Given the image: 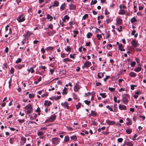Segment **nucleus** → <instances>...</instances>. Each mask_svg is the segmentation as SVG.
<instances>
[{
  "label": "nucleus",
  "mask_w": 146,
  "mask_h": 146,
  "mask_svg": "<svg viewBox=\"0 0 146 146\" xmlns=\"http://www.w3.org/2000/svg\"><path fill=\"white\" fill-rule=\"evenodd\" d=\"M129 97V95L127 94H123L121 96L122 100H121L123 103L125 104H127L128 102V100L127 98Z\"/></svg>",
  "instance_id": "nucleus-1"
},
{
  "label": "nucleus",
  "mask_w": 146,
  "mask_h": 146,
  "mask_svg": "<svg viewBox=\"0 0 146 146\" xmlns=\"http://www.w3.org/2000/svg\"><path fill=\"white\" fill-rule=\"evenodd\" d=\"M25 109L27 110L26 113L27 114H29L31 113L33 111L32 106L30 104L27 105L25 107Z\"/></svg>",
  "instance_id": "nucleus-2"
},
{
  "label": "nucleus",
  "mask_w": 146,
  "mask_h": 146,
  "mask_svg": "<svg viewBox=\"0 0 146 146\" xmlns=\"http://www.w3.org/2000/svg\"><path fill=\"white\" fill-rule=\"evenodd\" d=\"M25 17L23 14H21L17 18V21L19 23L24 21L25 20Z\"/></svg>",
  "instance_id": "nucleus-3"
},
{
  "label": "nucleus",
  "mask_w": 146,
  "mask_h": 146,
  "mask_svg": "<svg viewBox=\"0 0 146 146\" xmlns=\"http://www.w3.org/2000/svg\"><path fill=\"white\" fill-rule=\"evenodd\" d=\"M60 139L58 137H53L52 138V141L53 144L56 145L58 144Z\"/></svg>",
  "instance_id": "nucleus-4"
},
{
  "label": "nucleus",
  "mask_w": 146,
  "mask_h": 146,
  "mask_svg": "<svg viewBox=\"0 0 146 146\" xmlns=\"http://www.w3.org/2000/svg\"><path fill=\"white\" fill-rule=\"evenodd\" d=\"M56 115L54 114H53L50 116L46 120L47 121L52 122L55 119Z\"/></svg>",
  "instance_id": "nucleus-5"
},
{
  "label": "nucleus",
  "mask_w": 146,
  "mask_h": 146,
  "mask_svg": "<svg viewBox=\"0 0 146 146\" xmlns=\"http://www.w3.org/2000/svg\"><path fill=\"white\" fill-rule=\"evenodd\" d=\"M142 64H138L137 65V66L135 68L134 71L136 72H139L141 71L142 70Z\"/></svg>",
  "instance_id": "nucleus-6"
},
{
  "label": "nucleus",
  "mask_w": 146,
  "mask_h": 146,
  "mask_svg": "<svg viewBox=\"0 0 146 146\" xmlns=\"http://www.w3.org/2000/svg\"><path fill=\"white\" fill-rule=\"evenodd\" d=\"M131 44L133 47L136 48L138 44L137 41L135 39H133L131 41Z\"/></svg>",
  "instance_id": "nucleus-7"
},
{
  "label": "nucleus",
  "mask_w": 146,
  "mask_h": 146,
  "mask_svg": "<svg viewBox=\"0 0 146 146\" xmlns=\"http://www.w3.org/2000/svg\"><path fill=\"white\" fill-rule=\"evenodd\" d=\"M118 108L119 110H127V107L123 104H119L118 106Z\"/></svg>",
  "instance_id": "nucleus-8"
},
{
  "label": "nucleus",
  "mask_w": 146,
  "mask_h": 146,
  "mask_svg": "<svg viewBox=\"0 0 146 146\" xmlns=\"http://www.w3.org/2000/svg\"><path fill=\"white\" fill-rule=\"evenodd\" d=\"M61 105L64 108H66L67 109H69V107L68 106V104L67 102H66L62 103Z\"/></svg>",
  "instance_id": "nucleus-9"
},
{
  "label": "nucleus",
  "mask_w": 146,
  "mask_h": 146,
  "mask_svg": "<svg viewBox=\"0 0 146 146\" xmlns=\"http://www.w3.org/2000/svg\"><path fill=\"white\" fill-rule=\"evenodd\" d=\"M26 141V138L24 137H22L21 138L20 145H23Z\"/></svg>",
  "instance_id": "nucleus-10"
},
{
  "label": "nucleus",
  "mask_w": 146,
  "mask_h": 146,
  "mask_svg": "<svg viewBox=\"0 0 146 146\" xmlns=\"http://www.w3.org/2000/svg\"><path fill=\"white\" fill-rule=\"evenodd\" d=\"M69 9L70 10H75L76 9V5L72 3H71L69 6Z\"/></svg>",
  "instance_id": "nucleus-11"
},
{
  "label": "nucleus",
  "mask_w": 146,
  "mask_h": 146,
  "mask_svg": "<svg viewBox=\"0 0 146 146\" xmlns=\"http://www.w3.org/2000/svg\"><path fill=\"white\" fill-rule=\"evenodd\" d=\"M117 21L116 24L117 25H120L122 23V20L119 18H117L116 19Z\"/></svg>",
  "instance_id": "nucleus-12"
},
{
  "label": "nucleus",
  "mask_w": 146,
  "mask_h": 146,
  "mask_svg": "<svg viewBox=\"0 0 146 146\" xmlns=\"http://www.w3.org/2000/svg\"><path fill=\"white\" fill-rule=\"evenodd\" d=\"M132 124L131 120L129 118L126 119V124L127 125H131Z\"/></svg>",
  "instance_id": "nucleus-13"
},
{
  "label": "nucleus",
  "mask_w": 146,
  "mask_h": 146,
  "mask_svg": "<svg viewBox=\"0 0 146 146\" xmlns=\"http://www.w3.org/2000/svg\"><path fill=\"white\" fill-rule=\"evenodd\" d=\"M106 123L109 125H113L115 124V122L113 121L107 120L106 121Z\"/></svg>",
  "instance_id": "nucleus-14"
},
{
  "label": "nucleus",
  "mask_w": 146,
  "mask_h": 146,
  "mask_svg": "<svg viewBox=\"0 0 146 146\" xmlns=\"http://www.w3.org/2000/svg\"><path fill=\"white\" fill-rule=\"evenodd\" d=\"M129 76L131 77H135L137 76V74L133 72H131L129 73Z\"/></svg>",
  "instance_id": "nucleus-15"
},
{
  "label": "nucleus",
  "mask_w": 146,
  "mask_h": 146,
  "mask_svg": "<svg viewBox=\"0 0 146 146\" xmlns=\"http://www.w3.org/2000/svg\"><path fill=\"white\" fill-rule=\"evenodd\" d=\"M80 89V86L77 84H76L75 86L74 87V90L75 92H78V90Z\"/></svg>",
  "instance_id": "nucleus-16"
},
{
  "label": "nucleus",
  "mask_w": 146,
  "mask_h": 146,
  "mask_svg": "<svg viewBox=\"0 0 146 146\" xmlns=\"http://www.w3.org/2000/svg\"><path fill=\"white\" fill-rule=\"evenodd\" d=\"M66 5L65 3H63L60 6V9L61 11H62L64 10L65 9H66Z\"/></svg>",
  "instance_id": "nucleus-17"
},
{
  "label": "nucleus",
  "mask_w": 146,
  "mask_h": 146,
  "mask_svg": "<svg viewBox=\"0 0 146 146\" xmlns=\"http://www.w3.org/2000/svg\"><path fill=\"white\" fill-rule=\"evenodd\" d=\"M91 65V63L88 61H86L84 64V65L85 67L86 68H88Z\"/></svg>",
  "instance_id": "nucleus-18"
},
{
  "label": "nucleus",
  "mask_w": 146,
  "mask_h": 146,
  "mask_svg": "<svg viewBox=\"0 0 146 146\" xmlns=\"http://www.w3.org/2000/svg\"><path fill=\"white\" fill-rule=\"evenodd\" d=\"M141 94V92L140 91H139L135 92V94L133 96V97L135 99H137L139 95Z\"/></svg>",
  "instance_id": "nucleus-19"
},
{
  "label": "nucleus",
  "mask_w": 146,
  "mask_h": 146,
  "mask_svg": "<svg viewBox=\"0 0 146 146\" xmlns=\"http://www.w3.org/2000/svg\"><path fill=\"white\" fill-rule=\"evenodd\" d=\"M123 46L122 44H119L118 48L121 51H125V50L123 48Z\"/></svg>",
  "instance_id": "nucleus-20"
},
{
  "label": "nucleus",
  "mask_w": 146,
  "mask_h": 146,
  "mask_svg": "<svg viewBox=\"0 0 146 146\" xmlns=\"http://www.w3.org/2000/svg\"><path fill=\"white\" fill-rule=\"evenodd\" d=\"M59 3L58 1H55L52 5V7H57L59 5Z\"/></svg>",
  "instance_id": "nucleus-21"
},
{
  "label": "nucleus",
  "mask_w": 146,
  "mask_h": 146,
  "mask_svg": "<svg viewBox=\"0 0 146 146\" xmlns=\"http://www.w3.org/2000/svg\"><path fill=\"white\" fill-rule=\"evenodd\" d=\"M130 22L131 23H132L135 22H137V20L135 17H134L131 19Z\"/></svg>",
  "instance_id": "nucleus-22"
},
{
  "label": "nucleus",
  "mask_w": 146,
  "mask_h": 146,
  "mask_svg": "<svg viewBox=\"0 0 146 146\" xmlns=\"http://www.w3.org/2000/svg\"><path fill=\"white\" fill-rule=\"evenodd\" d=\"M125 145H126L128 146H133V144L130 142H127L125 141L124 142Z\"/></svg>",
  "instance_id": "nucleus-23"
},
{
  "label": "nucleus",
  "mask_w": 146,
  "mask_h": 146,
  "mask_svg": "<svg viewBox=\"0 0 146 146\" xmlns=\"http://www.w3.org/2000/svg\"><path fill=\"white\" fill-rule=\"evenodd\" d=\"M25 65L24 64H19L17 66V67L19 69H21L23 67H25Z\"/></svg>",
  "instance_id": "nucleus-24"
},
{
  "label": "nucleus",
  "mask_w": 146,
  "mask_h": 146,
  "mask_svg": "<svg viewBox=\"0 0 146 146\" xmlns=\"http://www.w3.org/2000/svg\"><path fill=\"white\" fill-rule=\"evenodd\" d=\"M46 18L48 19L49 20V21H51L53 19V17L52 16L50 15L49 14H47L46 15Z\"/></svg>",
  "instance_id": "nucleus-25"
},
{
  "label": "nucleus",
  "mask_w": 146,
  "mask_h": 146,
  "mask_svg": "<svg viewBox=\"0 0 146 146\" xmlns=\"http://www.w3.org/2000/svg\"><path fill=\"white\" fill-rule=\"evenodd\" d=\"M51 104V102L48 100L46 101L44 103V105L45 106H50V105Z\"/></svg>",
  "instance_id": "nucleus-26"
},
{
  "label": "nucleus",
  "mask_w": 146,
  "mask_h": 146,
  "mask_svg": "<svg viewBox=\"0 0 146 146\" xmlns=\"http://www.w3.org/2000/svg\"><path fill=\"white\" fill-rule=\"evenodd\" d=\"M92 36V34L91 32L88 33L86 35L87 38H90Z\"/></svg>",
  "instance_id": "nucleus-27"
},
{
  "label": "nucleus",
  "mask_w": 146,
  "mask_h": 146,
  "mask_svg": "<svg viewBox=\"0 0 146 146\" xmlns=\"http://www.w3.org/2000/svg\"><path fill=\"white\" fill-rule=\"evenodd\" d=\"M63 62H69L71 61V60L68 58H66L64 59L63 60Z\"/></svg>",
  "instance_id": "nucleus-28"
},
{
  "label": "nucleus",
  "mask_w": 146,
  "mask_h": 146,
  "mask_svg": "<svg viewBox=\"0 0 146 146\" xmlns=\"http://www.w3.org/2000/svg\"><path fill=\"white\" fill-rule=\"evenodd\" d=\"M73 32L74 33V35L73 36L74 37H76L77 35L79 33L78 31L77 30H74L73 31Z\"/></svg>",
  "instance_id": "nucleus-29"
},
{
  "label": "nucleus",
  "mask_w": 146,
  "mask_h": 146,
  "mask_svg": "<svg viewBox=\"0 0 146 146\" xmlns=\"http://www.w3.org/2000/svg\"><path fill=\"white\" fill-rule=\"evenodd\" d=\"M66 21L64 19H62V21L61 23H60V25L62 27H63L64 23H66Z\"/></svg>",
  "instance_id": "nucleus-30"
},
{
  "label": "nucleus",
  "mask_w": 146,
  "mask_h": 146,
  "mask_svg": "<svg viewBox=\"0 0 146 146\" xmlns=\"http://www.w3.org/2000/svg\"><path fill=\"white\" fill-rule=\"evenodd\" d=\"M69 140V138L68 136H66L65 137L64 141L65 142H67Z\"/></svg>",
  "instance_id": "nucleus-31"
},
{
  "label": "nucleus",
  "mask_w": 146,
  "mask_h": 146,
  "mask_svg": "<svg viewBox=\"0 0 146 146\" xmlns=\"http://www.w3.org/2000/svg\"><path fill=\"white\" fill-rule=\"evenodd\" d=\"M33 68L34 67L31 68H30L28 69V71L29 72H31V73H33L35 71L33 70Z\"/></svg>",
  "instance_id": "nucleus-32"
},
{
  "label": "nucleus",
  "mask_w": 146,
  "mask_h": 146,
  "mask_svg": "<svg viewBox=\"0 0 146 146\" xmlns=\"http://www.w3.org/2000/svg\"><path fill=\"white\" fill-rule=\"evenodd\" d=\"M97 114L96 112L93 111H91V115L95 117L96 116Z\"/></svg>",
  "instance_id": "nucleus-33"
},
{
  "label": "nucleus",
  "mask_w": 146,
  "mask_h": 146,
  "mask_svg": "<svg viewBox=\"0 0 146 146\" xmlns=\"http://www.w3.org/2000/svg\"><path fill=\"white\" fill-rule=\"evenodd\" d=\"M70 138L72 140L75 141L77 139L76 136V135H74L70 137Z\"/></svg>",
  "instance_id": "nucleus-34"
},
{
  "label": "nucleus",
  "mask_w": 146,
  "mask_h": 146,
  "mask_svg": "<svg viewBox=\"0 0 146 146\" xmlns=\"http://www.w3.org/2000/svg\"><path fill=\"white\" fill-rule=\"evenodd\" d=\"M53 47L52 46H48L46 48V50L48 51L52 50L53 49Z\"/></svg>",
  "instance_id": "nucleus-35"
},
{
  "label": "nucleus",
  "mask_w": 146,
  "mask_h": 146,
  "mask_svg": "<svg viewBox=\"0 0 146 146\" xmlns=\"http://www.w3.org/2000/svg\"><path fill=\"white\" fill-rule=\"evenodd\" d=\"M88 14H85L83 16L82 18V20H85L86 19V18L88 17Z\"/></svg>",
  "instance_id": "nucleus-36"
},
{
  "label": "nucleus",
  "mask_w": 146,
  "mask_h": 146,
  "mask_svg": "<svg viewBox=\"0 0 146 146\" xmlns=\"http://www.w3.org/2000/svg\"><path fill=\"white\" fill-rule=\"evenodd\" d=\"M136 64V62L134 61L132 62L131 63V64H130L131 66L132 67H134Z\"/></svg>",
  "instance_id": "nucleus-37"
},
{
  "label": "nucleus",
  "mask_w": 146,
  "mask_h": 146,
  "mask_svg": "<svg viewBox=\"0 0 146 146\" xmlns=\"http://www.w3.org/2000/svg\"><path fill=\"white\" fill-rule=\"evenodd\" d=\"M97 1L96 0H95L94 1V0H92V1L90 4V5H92L95 4L96 3H97Z\"/></svg>",
  "instance_id": "nucleus-38"
},
{
  "label": "nucleus",
  "mask_w": 146,
  "mask_h": 146,
  "mask_svg": "<svg viewBox=\"0 0 146 146\" xmlns=\"http://www.w3.org/2000/svg\"><path fill=\"white\" fill-rule=\"evenodd\" d=\"M100 95L102 98H106V93H100Z\"/></svg>",
  "instance_id": "nucleus-39"
},
{
  "label": "nucleus",
  "mask_w": 146,
  "mask_h": 146,
  "mask_svg": "<svg viewBox=\"0 0 146 146\" xmlns=\"http://www.w3.org/2000/svg\"><path fill=\"white\" fill-rule=\"evenodd\" d=\"M126 131L128 134H129L131 133L132 130L131 129H128L126 130Z\"/></svg>",
  "instance_id": "nucleus-40"
},
{
  "label": "nucleus",
  "mask_w": 146,
  "mask_h": 146,
  "mask_svg": "<svg viewBox=\"0 0 146 146\" xmlns=\"http://www.w3.org/2000/svg\"><path fill=\"white\" fill-rule=\"evenodd\" d=\"M39 68L40 69H43L44 71H45V70L46 68V67L44 66H42V65H40L39 67Z\"/></svg>",
  "instance_id": "nucleus-41"
},
{
  "label": "nucleus",
  "mask_w": 146,
  "mask_h": 146,
  "mask_svg": "<svg viewBox=\"0 0 146 146\" xmlns=\"http://www.w3.org/2000/svg\"><path fill=\"white\" fill-rule=\"evenodd\" d=\"M22 61V59L21 58H18L17 60L16 61V63L17 64L21 62Z\"/></svg>",
  "instance_id": "nucleus-42"
},
{
  "label": "nucleus",
  "mask_w": 146,
  "mask_h": 146,
  "mask_svg": "<svg viewBox=\"0 0 146 146\" xmlns=\"http://www.w3.org/2000/svg\"><path fill=\"white\" fill-rule=\"evenodd\" d=\"M44 134V133L41 131L38 132L37 133V134L38 136H42Z\"/></svg>",
  "instance_id": "nucleus-43"
},
{
  "label": "nucleus",
  "mask_w": 146,
  "mask_h": 146,
  "mask_svg": "<svg viewBox=\"0 0 146 146\" xmlns=\"http://www.w3.org/2000/svg\"><path fill=\"white\" fill-rule=\"evenodd\" d=\"M81 105V104L78 103V104L76 105V108L77 110L78 109Z\"/></svg>",
  "instance_id": "nucleus-44"
},
{
  "label": "nucleus",
  "mask_w": 146,
  "mask_h": 146,
  "mask_svg": "<svg viewBox=\"0 0 146 146\" xmlns=\"http://www.w3.org/2000/svg\"><path fill=\"white\" fill-rule=\"evenodd\" d=\"M67 90V89L66 88L64 87V89L63 90V93L62 94H66L67 92H66V91Z\"/></svg>",
  "instance_id": "nucleus-45"
},
{
  "label": "nucleus",
  "mask_w": 146,
  "mask_h": 146,
  "mask_svg": "<svg viewBox=\"0 0 146 146\" xmlns=\"http://www.w3.org/2000/svg\"><path fill=\"white\" fill-rule=\"evenodd\" d=\"M137 86V85H130L131 89L133 90L134 89V88Z\"/></svg>",
  "instance_id": "nucleus-46"
},
{
  "label": "nucleus",
  "mask_w": 146,
  "mask_h": 146,
  "mask_svg": "<svg viewBox=\"0 0 146 146\" xmlns=\"http://www.w3.org/2000/svg\"><path fill=\"white\" fill-rule=\"evenodd\" d=\"M17 121L20 123H23L24 122H25V120L24 119H18L17 120Z\"/></svg>",
  "instance_id": "nucleus-47"
},
{
  "label": "nucleus",
  "mask_w": 146,
  "mask_h": 146,
  "mask_svg": "<svg viewBox=\"0 0 146 146\" xmlns=\"http://www.w3.org/2000/svg\"><path fill=\"white\" fill-rule=\"evenodd\" d=\"M96 36L99 40H100L101 38L102 37V35H99L98 34H97L96 35Z\"/></svg>",
  "instance_id": "nucleus-48"
},
{
  "label": "nucleus",
  "mask_w": 146,
  "mask_h": 146,
  "mask_svg": "<svg viewBox=\"0 0 146 146\" xmlns=\"http://www.w3.org/2000/svg\"><path fill=\"white\" fill-rule=\"evenodd\" d=\"M110 78V76H106V77L104 79V82H106L107 79Z\"/></svg>",
  "instance_id": "nucleus-49"
},
{
  "label": "nucleus",
  "mask_w": 146,
  "mask_h": 146,
  "mask_svg": "<svg viewBox=\"0 0 146 146\" xmlns=\"http://www.w3.org/2000/svg\"><path fill=\"white\" fill-rule=\"evenodd\" d=\"M66 50L67 52H70L71 50V48H70V46H68L66 47Z\"/></svg>",
  "instance_id": "nucleus-50"
},
{
  "label": "nucleus",
  "mask_w": 146,
  "mask_h": 146,
  "mask_svg": "<svg viewBox=\"0 0 146 146\" xmlns=\"http://www.w3.org/2000/svg\"><path fill=\"white\" fill-rule=\"evenodd\" d=\"M84 102L86 104L88 105L91 103V101H90L86 100L84 101Z\"/></svg>",
  "instance_id": "nucleus-51"
},
{
  "label": "nucleus",
  "mask_w": 146,
  "mask_h": 146,
  "mask_svg": "<svg viewBox=\"0 0 146 146\" xmlns=\"http://www.w3.org/2000/svg\"><path fill=\"white\" fill-rule=\"evenodd\" d=\"M14 141V139L13 138H11L9 139V142L11 144H13Z\"/></svg>",
  "instance_id": "nucleus-52"
},
{
  "label": "nucleus",
  "mask_w": 146,
  "mask_h": 146,
  "mask_svg": "<svg viewBox=\"0 0 146 146\" xmlns=\"http://www.w3.org/2000/svg\"><path fill=\"white\" fill-rule=\"evenodd\" d=\"M135 60L136 61L137 64H139L140 63V60L139 58H135Z\"/></svg>",
  "instance_id": "nucleus-53"
},
{
  "label": "nucleus",
  "mask_w": 146,
  "mask_h": 146,
  "mask_svg": "<svg viewBox=\"0 0 146 146\" xmlns=\"http://www.w3.org/2000/svg\"><path fill=\"white\" fill-rule=\"evenodd\" d=\"M70 19V17L67 15H66L64 16V19H66L67 20H68Z\"/></svg>",
  "instance_id": "nucleus-54"
},
{
  "label": "nucleus",
  "mask_w": 146,
  "mask_h": 146,
  "mask_svg": "<svg viewBox=\"0 0 146 146\" xmlns=\"http://www.w3.org/2000/svg\"><path fill=\"white\" fill-rule=\"evenodd\" d=\"M106 108L107 109H108L109 110H110L111 111H113V109L111 108L110 106H106Z\"/></svg>",
  "instance_id": "nucleus-55"
},
{
  "label": "nucleus",
  "mask_w": 146,
  "mask_h": 146,
  "mask_svg": "<svg viewBox=\"0 0 146 146\" xmlns=\"http://www.w3.org/2000/svg\"><path fill=\"white\" fill-rule=\"evenodd\" d=\"M123 140V139L121 138H119L117 139V141L118 142L121 143Z\"/></svg>",
  "instance_id": "nucleus-56"
},
{
  "label": "nucleus",
  "mask_w": 146,
  "mask_h": 146,
  "mask_svg": "<svg viewBox=\"0 0 146 146\" xmlns=\"http://www.w3.org/2000/svg\"><path fill=\"white\" fill-rule=\"evenodd\" d=\"M108 89L110 91L113 92L115 90V88H113L109 87L108 88Z\"/></svg>",
  "instance_id": "nucleus-57"
},
{
  "label": "nucleus",
  "mask_w": 146,
  "mask_h": 146,
  "mask_svg": "<svg viewBox=\"0 0 146 146\" xmlns=\"http://www.w3.org/2000/svg\"><path fill=\"white\" fill-rule=\"evenodd\" d=\"M36 112H38V115H40V113H39L40 111V108H37V110H36Z\"/></svg>",
  "instance_id": "nucleus-58"
},
{
  "label": "nucleus",
  "mask_w": 146,
  "mask_h": 146,
  "mask_svg": "<svg viewBox=\"0 0 146 146\" xmlns=\"http://www.w3.org/2000/svg\"><path fill=\"white\" fill-rule=\"evenodd\" d=\"M48 28H50L51 29H53V25L52 24H50L48 26Z\"/></svg>",
  "instance_id": "nucleus-59"
},
{
  "label": "nucleus",
  "mask_w": 146,
  "mask_h": 146,
  "mask_svg": "<svg viewBox=\"0 0 146 146\" xmlns=\"http://www.w3.org/2000/svg\"><path fill=\"white\" fill-rule=\"evenodd\" d=\"M55 33L54 31H52L51 33L49 35V36H52Z\"/></svg>",
  "instance_id": "nucleus-60"
},
{
  "label": "nucleus",
  "mask_w": 146,
  "mask_h": 146,
  "mask_svg": "<svg viewBox=\"0 0 146 146\" xmlns=\"http://www.w3.org/2000/svg\"><path fill=\"white\" fill-rule=\"evenodd\" d=\"M14 72V69L13 68H11V70L10 71V72L11 74H13Z\"/></svg>",
  "instance_id": "nucleus-61"
},
{
  "label": "nucleus",
  "mask_w": 146,
  "mask_h": 146,
  "mask_svg": "<svg viewBox=\"0 0 146 146\" xmlns=\"http://www.w3.org/2000/svg\"><path fill=\"white\" fill-rule=\"evenodd\" d=\"M137 136V134H135L134 135L133 138L132 139L133 141H135L136 140V139H135Z\"/></svg>",
  "instance_id": "nucleus-62"
},
{
  "label": "nucleus",
  "mask_w": 146,
  "mask_h": 146,
  "mask_svg": "<svg viewBox=\"0 0 146 146\" xmlns=\"http://www.w3.org/2000/svg\"><path fill=\"white\" fill-rule=\"evenodd\" d=\"M9 25H7L5 28V31L7 32V31H8L9 29Z\"/></svg>",
  "instance_id": "nucleus-63"
},
{
  "label": "nucleus",
  "mask_w": 146,
  "mask_h": 146,
  "mask_svg": "<svg viewBox=\"0 0 146 146\" xmlns=\"http://www.w3.org/2000/svg\"><path fill=\"white\" fill-rule=\"evenodd\" d=\"M67 128L69 131H72L73 130L72 128L69 126H67Z\"/></svg>",
  "instance_id": "nucleus-64"
}]
</instances>
